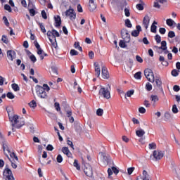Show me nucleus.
I'll use <instances>...</instances> for the list:
<instances>
[{"mask_svg": "<svg viewBox=\"0 0 180 180\" xmlns=\"http://www.w3.org/2000/svg\"><path fill=\"white\" fill-rule=\"evenodd\" d=\"M10 122H11L12 131H16V129H20L22 126H25V121L22 118H19V116L14 115H11L8 114Z\"/></svg>", "mask_w": 180, "mask_h": 180, "instance_id": "1", "label": "nucleus"}, {"mask_svg": "<svg viewBox=\"0 0 180 180\" xmlns=\"http://www.w3.org/2000/svg\"><path fill=\"white\" fill-rule=\"evenodd\" d=\"M35 88L37 94L39 98L41 99L47 98V93H46V91L47 92L50 91V87L49 85H47V84H44L43 86L37 85Z\"/></svg>", "mask_w": 180, "mask_h": 180, "instance_id": "2", "label": "nucleus"}, {"mask_svg": "<svg viewBox=\"0 0 180 180\" xmlns=\"http://www.w3.org/2000/svg\"><path fill=\"white\" fill-rule=\"evenodd\" d=\"M101 89L98 92L100 96H103L105 99H110V85H108V87L100 86Z\"/></svg>", "mask_w": 180, "mask_h": 180, "instance_id": "3", "label": "nucleus"}, {"mask_svg": "<svg viewBox=\"0 0 180 180\" xmlns=\"http://www.w3.org/2000/svg\"><path fill=\"white\" fill-rule=\"evenodd\" d=\"M164 151L156 150H154L153 155L150 156V161H160L162 157H164Z\"/></svg>", "mask_w": 180, "mask_h": 180, "instance_id": "4", "label": "nucleus"}, {"mask_svg": "<svg viewBox=\"0 0 180 180\" xmlns=\"http://www.w3.org/2000/svg\"><path fill=\"white\" fill-rule=\"evenodd\" d=\"M144 75L148 81H149L150 82H154V72H153V70L151 69H146L144 70Z\"/></svg>", "mask_w": 180, "mask_h": 180, "instance_id": "5", "label": "nucleus"}, {"mask_svg": "<svg viewBox=\"0 0 180 180\" xmlns=\"http://www.w3.org/2000/svg\"><path fill=\"white\" fill-rule=\"evenodd\" d=\"M5 180H15V177H13V174H12V170L8 167H6L3 174Z\"/></svg>", "mask_w": 180, "mask_h": 180, "instance_id": "6", "label": "nucleus"}, {"mask_svg": "<svg viewBox=\"0 0 180 180\" xmlns=\"http://www.w3.org/2000/svg\"><path fill=\"white\" fill-rule=\"evenodd\" d=\"M34 44L37 50V53L38 56H39L41 60H43V58H44V56H47V54L44 53V51H43V50L40 47V44H39V42H37V41H34Z\"/></svg>", "mask_w": 180, "mask_h": 180, "instance_id": "7", "label": "nucleus"}, {"mask_svg": "<svg viewBox=\"0 0 180 180\" xmlns=\"http://www.w3.org/2000/svg\"><path fill=\"white\" fill-rule=\"evenodd\" d=\"M65 16H68L70 20H75V18H77V14L74 12V9L69 8L65 12Z\"/></svg>", "mask_w": 180, "mask_h": 180, "instance_id": "8", "label": "nucleus"}, {"mask_svg": "<svg viewBox=\"0 0 180 180\" xmlns=\"http://www.w3.org/2000/svg\"><path fill=\"white\" fill-rule=\"evenodd\" d=\"M121 36L127 43H129V41H130V34H129V31L127 30L122 29L121 30Z\"/></svg>", "mask_w": 180, "mask_h": 180, "instance_id": "9", "label": "nucleus"}, {"mask_svg": "<svg viewBox=\"0 0 180 180\" xmlns=\"http://www.w3.org/2000/svg\"><path fill=\"white\" fill-rule=\"evenodd\" d=\"M84 172L87 176L91 177L92 176V175H94V172H92V167H91V165H89L85 166Z\"/></svg>", "mask_w": 180, "mask_h": 180, "instance_id": "10", "label": "nucleus"}, {"mask_svg": "<svg viewBox=\"0 0 180 180\" xmlns=\"http://www.w3.org/2000/svg\"><path fill=\"white\" fill-rule=\"evenodd\" d=\"M150 16L148 15H146L143 18V26L145 27L146 30L148 29V26H150Z\"/></svg>", "mask_w": 180, "mask_h": 180, "instance_id": "11", "label": "nucleus"}, {"mask_svg": "<svg viewBox=\"0 0 180 180\" xmlns=\"http://www.w3.org/2000/svg\"><path fill=\"white\" fill-rule=\"evenodd\" d=\"M3 150L5 155L8 157V154L6 153H8V154L9 153H11V147H9V145L6 143V141L5 140L4 142H3Z\"/></svg>", "mask_w": 180, "mask_h": 180, "instance_id": "12", "label": "nucleus"}, {"mask_svg": "<svg viewBox=\"0 0 180 180\" xmlns=\"http://www.w3.org/2000/svg\"><path fill=\"white\" fill-rule=\"evenodd\" d=\"M137 180H151V177H150L147 171L144 170L142 176L137 178Z\"/></svg>", "mask_w": 180, "mask_h": 180, "instance_id": "13", "label": "nucleus"}, {"mask_svg": "<svg viewBox=\"0 0 180 180\" xmlns=\"http://www.w3.org/2000/svg\"><path fill=\"white\" fill-rule=\"evenodd\" d=\"M101 74L103 79H108L109 78V72L105 66L102 67Z\"/></svg>", "mask_w": 180, "mask_h": 180, "instance_id": "14", "label": "nucleus"}, {"mask_svg": "<svg viewBox=\"0 0 180 180\" xmlns=\"http://www.w3.org/2000/svg\"><path fill=\"white\" fill-rule=\"evenodd\" d=\"M7 57L8 60L13 61L14 58H16V53L14 51L10 50L7 51Z\"/></svg>", "mask_w": 180, "mask_h": 180, "instance_id": "15", "label": "nucleus"}, {"mask_svg": "<svg viewBox=\"0 0 180 180\" xmlns=\"http://www.w3.org/2000/svg\"><path fill=\"white\" fill-rule=\"evenodd\" d=\"M155 82V86L158 88L159 89H162V82L161 81V78L160 77H156L154 80Z\"/></svg>", "mask_w": 180, "mask_h": 180, "instance_id": "16", "label": "nucleus"}, {"mask_svg": "<svg viewBox=\"0 0 180 180\" xmlns=\"http://www.w3.org/2000/svg\"><path fill=\"white\" fill-rule=\"evenodd\" d=\"M100 155L102 157L103 162H105V164H108L109 162L110 156H109V155L103 152L100 153Z\"/></svg>", "mask_w": 180, "mask_h": 180, "instance_id": "17", "label": "nucleus"}, {"mask_svg": "<svg viewBox=\"0 0 180 180\" xmlns=\"http://www.w3.org/2000/svg\"><path fill=\"white\" fill-rule=\"evenodd\" d=\"M140 32H141V26L136 25V30L131 32V34L134 37H137L140 34Z\"/></svg>", "mask_w": 180, "mask_h": 180, "instance_id": "18", "label": "nucleus"}, {"mask_svg": "<svg viewBox=\"0 0 180 180\" xmlns=\"http://www.w3.org/2000/svg\"><path fill=\"white\" fill-rule=\"evenodd\" d=\"M94 67L96 75L98 77V78H99V77H101V66L98 62H96L94 63Z\"/></svg>", "mask_w": 180, "mask_h": 180, "instance_id": "19", "label": "nucleus"}, {"mask_svg": "<svg viewBox=\"0 0 180 180\" xmlns=\"http://www.w3.org/2000/svg\"><path fill=\"white\" fill-rule=\"evenodd\" d=\"M115 174V175H117L119 174V169H117V168L112 167V169L109 168L108 169V176L109 178H110V176L113 174Z\"/></svg>", "mask_w": 180, "mask_h": 180, "instance_id": "20", "label": "nucleus"}, {"mask_svg": "<svg viewBox=\"0 0 180 180\" xmlns=\"http://www.w3.org/2000/svg\"><path fill=\"white\" fill-rule=\"evenodd\" d=\"M62 153H63V154H65V155H67V157H69V158L72 157V154L70 151V149H68V147L62 148Z\"/></svg>", "mask_w": 180, "mask_h": 180, "instance_id": "21", "label": "nucleus"}, {"mask_svg": "<svg viewBox=\"0 0 180 180\" xmlns=\"http://www.w3.org/2000/svg\"><path fill=\"white\" fill-rule=\"evenodd\" d=\"M96 9V4H95V0L89 1V10L94 12Z\"/></svg>", "mask_w": 180, "mask_h": 180, "instance_id": "22", "label": "nucleus"}, {"mask_svg": "<svg viewBox=\"0 0 180 180\" xmlns=\"http://www.w3.org/2000/svg\"><path fill=\"white\" fill-rule=\"evenodd\" d=\"M136 134L138 137H143V136L146 134V131L141 128H139V129L136 131Z\"/></svg>", "mask_w": 180, "mask_h": 180, "instance_id": "23", "label": "nucleus"}, {"mask_svg": "<svg viewBox=\"0 0 180 180\" xmlns=\"http://www.w3.org/2000/svg\"><path fill=\"white\" fill-rule=\"evenodd\" d=\"M158 25V22L154 21L150 27V32H152V33H157V25Z\"/></svg>", "mask_w": 180, "mask_h": 180, "instance_id": "24", "label": "nucleus"}, {"mask_svg": "<svg viewBox=\"0 0 180 180\" xmlns=\"http://www.w3.org/2000/svg\"><path fill=\"white\" fill-rule=\"evenodd\" d=\"M46 35L48 36V39H49V41L53 43V39H54V33L53 31H48Z\"/></svg>", "mask_w": 180, "mask_h": 180, "instance_id": "25", "label": "nucleus"}, {"mask_svg": "<svg viewBox=\"0 0 180 180\" xmlns=\"http://www.w3.org/2000/svg\"><path fill=\"white\" fill-rule=\"evenodd\" d=\"M150 101L153 103V105H155V102H158L159 98H158V96L157 95H151L150 96Z\"/></svg>", "mask_w": 180, "mask_h": 180, "instance_id": "26", "label": "nucleus"}, {"mask_svg": "<svg viewBox=\"0 0 180 180\" xmlns=\"http://www.w3.org/2000/svg\"><path fill=\"white\" fill-rule=\"evenodd\" d=\"M55 23L56 27H58V26L61 25V18H60L59 15L55 17Z\"/></svg>", "mask_w": 180, "mask_h": 180, "instance_id": "27", "label": "nucleus"}, {"mask_svg": "<svg viewBox=\"0 0 180 180\" xmlns=\"http://www.w3.org/2000/svg\"><path fill=\"white\" fill-rule=\"evenodd\" d=\"M136 9L139 11H143V9H144V1H139V4L136 5Z\"/></svg>", "mask_w": 180, "mask_h": 180, "instance_id": "28", "label": "nucleus"}, {"mask_svg": "<svg viewBox=\"0 0 180 180\" xmlns=\"http://www.w3.org/2000/svg\"><path fill=\"white\" fill-rule=\"evenodd\" d=\"M166 23L167 26H174V25H176V23L175 22V21H174V20L169 18L166 20Z\"/></svg>", "mask_w": 180, "mask_h": 180, "instance_id": "29", "label": "nucleus"}, {"mask_svg": "<svg viewBox=\"0 0 180 180\" xmlns=\"http://www.w3.org/2000/svg\"><path fill=\"white\" fill-rule=\"evenodd\" d=\"M132 95H134V89L129 90L125 94V98L127 96V98H131Z\"/></svg>", "mask_w": 180, "mask_h": 180, "instance_id": "30", "label": "nucleus"}, {"mask_svg": "<svg viewBox=\"0 0 180 180\" xmlns=\"http://www.w3.org/2000/svg\"><path fill=\"white\" fill-rule=\"evenodd\" d=\"M11 88L13 89V91H15V92H18L20 91V88H19V85H18V84H15V83L11 85Z\"/></svg>", "mask_w": 180, "mask_h": 180, "instance_id": "31", "label": "nucleus"}, {"mask_svg": "<svg viewBox=\"0 0 180 180\" xmlns=\"http://www.w3.org/2000/svg\"><path fill=\"white\" fill-rule=\"evenodd\" d=\"M7 158H8L9 161L11 162V167L12 168H14V169H16L18 168V165H16V162H13L11 158H9V155H7Z\"/></svg>", "mask_w": 180, "mask_h": 180, "instance_id": "32", "label": "nucleus"}, {"mask_svg": "<svg viewBox=\"0 0 180 180\" xmlns=\"http://www.w3.org/2000/svg\"><path fill=\"white\" fill-rule=\"evenodd\" d=\"M1 41H3V43H5V44H8V43H9V39H8V37L6 35H3L1 38Z\"/></svg>", "mask_w": 180, "mask_h": 180, "instance_id": "33", "label": "nucleus"}, {"mask_svg": "<svg viewBox=\"0 0 180 180\" xmlns=\"http://www.w3.org/2000/svg\"><path fill=\"white\" fill-rule=\"evenodd\" d=\"M159 49H161V50H167V41H162L161 42V47Z\"/></svg>", "mask_w": 180, "mask_h": 180, "instance_id": "34", "label": "nucleus"}, {"mask_svg": "<svg viewBox=\"0 0 180 180\" xmlns=\"http://www.w3.org/2000/svg\"><path fill=\"white\" fill-rule=\"evenodd\" d=\"M75 49H77V50H79V51H82V47L79 46V42H75L74 44Z\"/></svg>", "mask_w": 180, "mask_h": 180, "instance_id": "35", "label": "nucleus"}, {"mask_svg": "<svg viewBox=\"0 0 180 180\" xmlns=\"http://www.w3.org/2000/svg\"><path fill=\"white\" fill-rule=\"evenodd\" d=\"M67 144L68 146H70V147H71L72 150H75V148H74V143H72V141L70 140V138H68L67 139Z\"/></svg>", "mask_w": 180, "mask_h": 180, "instance_id": "36", "label": "nucleus"}, {"mask_svg": "<svg viewBox=\"0 0 180 180\" xmlns=\"http://www.w3.org/2000/svg\"><path fill=\"white\" fill-rule=\"evenodd\" d=\"M172 75L173 77H178L179 75V70L174 69L172 71Z\"/></svg>", "mask_w": 180, "mask_h": 180, "instance_id": "37", "label": "nucleus"}, {"mask_svg": "<svg viewBox=\"0 0 180 180\" xmlns=\"http://www.w3.org/2000/svg\"><path fill=\"white\" fill-rule=\"evenodd\" d=\"M29 106L30 108H32L33 109H34L36 108V106H37V104L36 103V101H34V100H32L30 103H29Z\"/></svg>", "mask_w": 180, "mask_h": 180, "instance_id": "38", "label": "nucleus"}, {"mask_svg": "<svg viewBox=\"0 0 180 180\" xmlns=\"http://www.w3.org/2000/svg\"><path fill=\"white\" fill-rule=\"evenodd\" d=\"M73 165H74V167H75V168H77V169L78 171H79V169H81V166H79V165L78 164V160H75Z\"/></svg>", "mask_w": 180, "mask_h": 180, "instance_id": "39", "label": "nucleus"}, {"mask_svg": "<svg viewBox=\"0 0 180 180\" xmlns=\"http://www.w3.org/2000/svg\"><path fill=\"white\" fill-rule=\"evenodd\" d=\"M149 150H155L157 148V145L155 143H149Z\"/></svg>", "mask_w": 180, "mask_h": 180, "instance_id": "40", "label": "nucleus"}, {"mask_svg": "<svg viewBox=\"0 0 180 180\" xmlns=\"http://www.w3.org/2000/svg\"><path fill=\"white\" fill-rule=\"evenodd\" d=\"M96 115H97V116H103V109L98 108L96 110Z\"/></svg>", "mask_w": 180, "mask_h": 180, "instance_id": "41", "label": "nucleus"}, {"mask_svg": "<svg viewBox=\"0 0 180 180\" xmlns=\"http://www.w3.org/2000/svg\"><path fill=\"white\" fill-rule=\"evenodd\" d=\"M134 78L136 79H141V72H137L135 75H134Z\"/></svg>", "mask_w": 180, "mask_h": 180, "instance_id": "42", "label": "nucleus"}, {"mask_svg": "<svg viewBox=\"0 0 180 180\" xmlns=\"http://www.w3.org/2000/svg\"><path fill=\"white\" fill-rule=\"evenodd\" d=\"M168 37L174 39V37H175V32L174 31H169L168 33Z\"/></svg>", "mask_w": 180, "mask_h": 180, "instance_id": "43", "label": "nucleus"}, {"mask_svg": "<svg viewBox=\"0 0 180 180\" xmlns=\"http://www.w3.org/2000/svg\"><path fill=\"white\" fill-rule=\"evenodd\" d=\"M120 47H122V49H124L126 47V42L124 41L121 40L119 43Z\"/></svg>", "mask_w": 180, "mask_h": 180, "instance_id": "44", "label": "nucleus"}, {"mask_svg": "<svg viewBox=\"0 0 180 180\" xmlns=\"http://www.w3.org/2000/svg\"><path fill=\"white\" fill-rule=\"evenodd\" d=\"M146 89H147V91H151V89H153V85H151L150 82H148L146 85Z\"/></svg>", "mask_w": 180, "mask_h": 180, "instance_id": "45", "label": "nucleus"}, {"mask_svg": "<svg viewBox=\"0 0 180 180\" xmlns=\"http://www.w3.org/2000/svg\"><path fill=\"white\" fill-rule=\"evenodd\" d=\"M56 161L57 162H58L59 164L63 162V156H61V155H58L56 158Z\"/></svg>", "mask_w": 180, "mask_h": 180, "instance_id": "46", "label": "nucleus"}, {"mask_svg": "<svg viewBox=\"0 0 180 180\" xmlns=\"http://www.w3.org/2000/svg\"><path fill=\"white\" fill-rule=\"evenodd\" d=\"M124 15L125 16H127V18H129V16H130V10H129V8H124Z\"/></svg>", "mask_w": 180, "mask_h": 180, "instance_id": "47", "label": "nucleus"}, {"mask_svg": "<svg viewBox=\"0 0 180 180\" xmlns=\"http://www.w3.org/2000/svg\"><path fill=\"white\" fill-rule=\"evenodd\" d=\"M125 25L127 26V27H131V22H130V20L127 19L125 20Z\"/></svg>", "mask_w": 180, "mask_h": 180, "instance_id": "48", "label": "nucleus"}, {"mask_svg": "<svg viewBox=\"0 0 180 180\" xmlns=\"http://www.w3.org/2000/svg\"><path fill=\"white\" fill-rule=\"evenodd\" d=\"M7 98H8V99H15V95H13L12 92H8L7 94Z\"/></svg>", "mask_w": 180, "mask_h": 180, "instance_id": "49", "label": "nucleus"}, {"mask_svg": "<svg viewBox=\"0 0 180 180\" xmlns=\"http://www.w3.org/2000/svg\"><path fill=\"white\" fill-rule=\"evenodd\" d=\"M39 27H40V29L42 32V33H46V28L44 27V25H43V23H40L39 22Z\"/></svg>", "mask_w": 180, "mask_h": 180, "instance_id": "50", "label": "nucleus"}, {"mask_svg": "<svg viewBox=\"0 0 180 180\" xmlns=\"http://www.w3.org/2000/svg\"><path fill=\"white\" fill-rule=\"evenodd\" d=\"M54 106H55L57 112H60L61 110V108H60V103H55Z\"/></svg>", "mask_w": 180, "mask_h": 180, "instance_id": "51", "label": "nucleus"}, {"mask_svg": "<svg viewBox=\"0 0 180 180\" xmlns=\"http://www.w3.org/2000/svg\"><path fill=\"white\" fill-rule=\"evenodd\" d=\"M4 9L6 11H8V12H12V8H11V6L8 5V4H6L4 6Z\"/></svg>", "mask_w": 180, "mask_h": 180, "instance_id": "52", "label": "nucleus"}, {"mask_svg": "<svg viewBox=\"0 0 180 180\" xmlns=\"http://www.w3.org/2000/svg\"><path fill=\"white\" fill-rule=\"evenodd\" d=\"M70 55L71 56H78V51H77L75 49L70 50Z\"/></svg>", "mask_w": 180, "mask_h": 180, "instance_id": "53", "label": "nucleus"}, {"mask_svg": "<svg viewBox=\"0 0 180 180\" xmlns=\"http://www.w3.org/2000/svg\"><path fill=\"white\" fill-rule=\"evenodd\" d=\"M52 32H53V33H54L53 39H55V40H56V37H60V33H58V32H57V30H53Z\"/></svg>", "mask_w": 180, "mask_h": 180, "instance_id": "54", "label": "nucleus"}, {"mask_svg": "<svg viewBox=\"0 0 180 180\" xmlns=\"http://www.w3.org/2000/svg\"><path fill=\"white\" fill-rule=\"evenodd\" d=\"M30 59L31 60V61H32V63H36V61H37V59L36 58V56H34V55H31L30 56Z\"/></svg>", "mask_w": 180, "mask_h": 180, "instance_id": "55", "label": "nucleus"}, {"mask_svg": "<svg viewBox=\"0 0 180 180\" xmlns=\"http://www.w3.org/2000/svg\"><path fill=\"white\" fill-rule=\"evenodd\" d=\"M4 23L6 26H9V21H8V18L6 17L3 18Z\"/></svg>", "mask_w": 180, "mask_h": 180, "instance_id": "56", "label": "nucleus"}, {"mask_svg": "<svg viewBox=\"0 0 180 180\" xmlns=\"http://www.w3.org/2000/svg\"><path fill=\"white\" fill-rule=\"evenodd\" d=\"M173 113H178V108H176V105H174L172 107Z\"/></svg>", "mask_w": 180, "mask_h": 180, "instance_id": "57", "label": "nucleus"}, {"mask_svg": "<svg viewBox=\"0 0 180 180\" xmlns=\"http://www.w3.org/2000/svg\"><path fill=\"white\" fill-rule=\"evenodd\" d=\"M129 175H131L133 174V171H134V167H129L127 169Z\"/></svg>", "mask_w": 180, "mask_h": 180, "instance_id": "58", "label": "nucleus"}, {"mask_svg": "<svg viewBox=\"0 0 180 180\" xmlns=\"http://www.w3.org/2000/svg\"><path fill=\"white\" fill-rule=\"evenodd\" d=\"M159 32L161 34H165V32H167V30H165V28L161 27L159 29Z\"/></svg>", "mask_w": 180, "mask_h": 180, "instance_id": "59", "label": "nucleus"}, {"mask_svg": "<svg viewBox=\"0 0 180 180\" xmlns=\"http://www.w3.org/2000/svg\"><path fill=\"white\" fill-rule=\"evenodd\" d=\"M155 39L156 40L157 43H161V37L160 35H156L155 37Z\"/></svg>", "mask_w": 180, "mask_h": 180, "instance_id": "60", "label": "nucleus"}, {"mask_svg": "<svg viewBox=\"0 0 180 180\" xmlns=\"http://www.w3.org/2000/svg\"><path fill=\"white\" fill-rule=\"evenodd\" d=\"M41 16L43 19H47V13H46L44 10L41 11Z\"/></svg>", "mask_w": 180, "mask_h": 180, "instance_id": "61", "label": "nucleus"}, {"mask_svg": "<svg viewBox=\"0 0 180 180\" xmlns=\"http://www.w3.org/2000/svg\"><path fill=\"white\" fill-rule=\"evenodd\" d=\"M139 113H145L146 112V108L144 107H140L139 108Z\"/></svg>", "mask_w": 180, "mask_h": 180, "instance_id": "62", "label": "nucleus"}, {"mask_svg": "<svg viewBox=\"0 0 180 180\" xmlns=\"http://www.w3.org/2000/svg\"><path fill=\"white\" fill-rule=\"evenodd\" d=\"M30 13L31 16H34V15H36V11H34V9L31 8L30 9Z\"/></svg>", "mask_w": 180, "mask_h": 180, "instance_id": "63", "label": "nucleus"}, {"mask_svg": "<svg viewBox=\"0 0 180 180\" xmlns=\"http://www.w3.org/2000/svg\"><path fill=\"white\" fill-rule=\"evenodd\" d=\"M136 58L138 63H143V58L140 56H136Z\"/></svg>", "mask_w": 180, "mask_h": 180, "instance_id": "64", "label": "nucleus"}]
</instances>
